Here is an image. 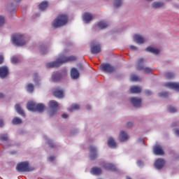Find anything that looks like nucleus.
<instances>
[{
  "label": "nucleus",
  "instance_id": "obj_21",
  "mask_svg": "<svg viewBox=\"0 0 179 179\" xmlns=\"http://www.w3.org/2000/svg\"><path fill=\"white\" fill-rule=\"evenodd\" d=\"M108 146L111 148V149H115V148H117V143L113 137H110L108 139Z\"/></svg>",
  "mask_w": 179,
  "mask_h": 179
},
{
  "label": "nucleus",
  "instance_id": "obj_5",
  "mask_svg": "<svg viewBox=\"0 0 179 179\" xmlns=\"http://www.w3.org/2000/svg\"><path fill=\"white\" fill-rule=\"evenodd\" d=\"M143 62H145V59L140 58L137 62L136 69L138 71H143L144 73H152L153 70L150 67H145Z\"/></svg>",
  "mask_w": 179,
  "mask_h": 179
},
{
  "label": "nucleus",
  "instance_id": "obj_60",
  "mask_svg": "<svg viewBox=\"0 0 179 179\" xmlns=\"http://www.w3.org/2000/svg\"><path fill=\"white\" fill-rule=\"evenodd\" d=\"M140 141L141 142H142V143H145V141H143V139H141Z\"/></svg>",
  "mask_w": 179,
  "mask_h": 179
},
{
  "label": "nucleus",
  "instance_id": "obj_34",
  "mask_svg": "<svg viewBox=\"0 0 179 179\" xmlns=\"http://www.w3.org/2000/svg\"><path fill=\"white\" fill-rule=\"evenodd\" d=\"M44 108H45L44 104L38 103L36 106L35 111H38V113H43V111H44Z\"/></svg>",
  "mask_w": 179,
  "mask_h": 179
},
{
  "label": "nucleus",
  "instance_id": "obj_57",
  "mask_svg": "<svg viewBox=\"0 0 179 179\" xmlns=\"http://www.w3.org/2000/svg\"><path fill=\"white\" fill-rule=\"evenodd\" d=\"M0 99H3V94L0 93Z\"/></svg>",
  "mask_w": 179,
  "mask_h": 179
},
{
  "label": "nucleus",
  "instance_id": "obj_39",
  "mask_svg": "<svg viewBox=\"0 0 179 179\" xmlns=\"http://www.w3.org/2000/svg\"><path fill=\"white\" fill-rule=\"evenodd\" d=\"M45 141L47 145H49L51 148H54V143H52V141L50 140L48 137H45Z\"/></svg>",
  "mask_w": 179,
  "mask_h": 179
},
{
  "label": "nucleus",
  "instance_id": "obj_22",
  "mask_svg": "<svg viewBox=\"0 0 179 179\" xmlns=\"http://www.w3.org/2000/svg\"><path fill=\"white\" fill-rule=\"evenodd\" d=\"M124 3V0H113V5L115 9H120L121 6H122V3Z\"/></svg>",
  "mask_w": 179,
  "mask_h": 179
},
{
  "label": "nucleus",
  "instance_id": "obj_37",
  "mask_svg": "<svg viewBox=\"0 0 179 179\" xmlns=\"http://www.w3.org/2000/svg\"><path fill=\"white\" fill-rule=\"evenodd\" d=\"M20 62V59L16 56H13L11 57V63H13L14 65L16 64H19Z\"/></svg>",
  "mask_w": 179,
  "mask_h": 179
},
{
  "label": "nucleus",
  "instance_id": "obj_1",
  "mask_svg": "<svg viewBox=\"0 0 179 179\" xmlns=\"http://www.w3.org/2000/svg\"><path fill=\"white\" fill-rule=\"evenodd\" d=\"M76 59V57L70 56H60L56 61L50 62L46 64L47 68H57L58 66H61L62 64H65V62H69V61H75Z\"/></svg>",
  "mask_w": 179,
  "mask_h": 179
},
{
  "label": "nucleus",
  "instance_id": "obj_9",
  "mask_svg": "<svg viewBox=\"0 0 179 179\" xmlns=\"http://www.w3.org/2000/svg\"><path fill=\"white\" fill-rule=\"evenodd\" d=\"M94 18V15L91 13H85L83 15V21L84 23H90Z\"/></svg>",
  "mask_w": 179,
  "mask_h": 179
},
{
  "label": "nucleus",
  "instance_id": "obj_30",
  "mask_svg": "<svg viewBox=\"0 0 179 179\" xmlns=\"http://www.w3.org/2000/svg\"><path fill=\"white\" fill-rule=\"evenodd\" d=\"M49 106L51 110H58V106H59V104H58V102L52 100L50 101Z\"/></svg>",
  "mask_w": 179,
  "mask_h": 179
},
{
  "label": "nucleus",
  "instance_id": "obj_23",
  "mask_svg": "<svg viewBox=\"0 0 179 179\" xmlns=\"http://www.w3.org/2000/svg\"><path fill=\"white\" fill-rule=\"evenodd\" d=\"M151 6L153 9H159L164 6V3L162 1H155L151 4Z\"/></svg>",
  "mask_w": 179,
  "mask_h": 179
},
{
  "label": "nucleus",
  "instance_id": "obj_42",
  "mask_svg": "<svg viewBox=\"0 0 179 179\" xmlns=\"http://www.w3.org/2000/svg\"><path fill=\"white\" fill-rule=\"evenodd\" d=\"M8 134H1L0 135V139L1 141H8Z\"/></svg>",
  "mask_w": 179,
  "mask_h": 179
},
{
  "label": "nucleus",
  "instance_id": "obj_10",
  "mask_svg": "<svg viewBox=\"0 0 179 179\" xmlns=\"http://www.w3.org/2000/svg\"><path fill=\"white\" fill-rule=\"evenodd\" d=\"M97 157V148L96 146H90V160H94Z\"/></svg>",
  "mask_w": 179,
  "mask_h": 179
},
{
  "label": "nucleus",
  "instance_id": "obj_50",
  "mask_svg": "<svg viewBox=\"0 0 179 179\" xmlns=\"http://www.w3.org/2000/svg\"><path fill=\"white\" fill-rule=\"evenodd\" d=\"M54 160H55V157L54 156H50L49 157V162H54Z\"/></svg>",
  "mask_w": 179,
  "mask_h": 179
},
{
  "label": "nucleus",
  "instance_id": "obj_41",
  "mask_svg": "<svg viewBox=\"0 0 179 179\" xmlns=\"http://www.w3.org/2000/svg\"><path fill=\"white\" fill-rule=\"evenodd\" d=\"M165 76L168 79H171V78H174L175 74H174V73L168 72V73H166Z\"/></svg>",
  "mask_w": 179,
  "mask_h": 179
},
{
  "label": "nucleus",
  "instance_id": "obj_52",
  "mask_svg": "<svg viewBox=\"0 0 179 179\" xmlns=\"http://www.w3.org/2000/svg\"><path fill=\"white\" fill-rule=\"evenodd\" d=\"M3 62V56L0 55V64Z\"/></svg>",
  "mask_w": 179,
  "mask_h": 179
},
{
  "label": "nucleus",
  "instance_id": "obj_56",
  "mask_svg": "<svg viewBox=\"0 0 179 179\" xmlns=\"http://www.w3.org/2000/svg\"><path fill=\"white\" fill-rule=\"evenodd\" d=\"M78 67L80 69H83V66L82 64H78Z\"/></svg>",
  "mask_w": 179,
  "mask_h": 179
},
{
  "label": "nucleus",
  "instance_id": "obj_45",
  "mask_svg": "<svg viewBox=\"0 0 179 179\" xmlns=\"http://www.w3.org/2000/svg\"><path fill=\"white\" fill-rule=\"evenodd\" d=\"M159 97H167L169 96V93L164 92H159Z\"/></svg>",
  "mask_w": 179,
  "mask_h": 179
},
{
  "label": "nucleus",
  "instance_id": "obj_55",
  "mask_svg": "<svg viewBox=\"0 0 179 179\" xmlns=\"http://www.w3.org/2000/svg\"><path fill=\"white\" fill-rule=\"evenodd\" d=\"M87 110H92V106L90 105H87Z\"/></svg>",
  "mask_w": 179,
  "mask_h": 179
},
{
  "label": "nucleus",
  "instance_id": "obj_43",
  "mask_svg": "<svg viewBox=\"0 0 179 179\" xmlns=\"http://www.w3.org/2000/svg\"><path fill=\"white\" fill-rule=\"evenodd\" d=\"M131 80L133 82H138V80H139V77H138V76L133 75L131 76Z\"/></svg>",
  "mask_w": 179,
  "mask_h": 179
},
{
  "label": "nucleus",
  "instance_id": "obj_31",
  "mask_svg": "<svg viewBox=\"0 0 179 179\" xmlns=\"http://www.w3.org/2000/svg\"><path fill=\"white\" fill-rule=\"evenodd\" d=\"M91 173L92 174H94V176H100V174H101V169L98 167L92 168Z\"/></svg>",
  "mask_w": 179,
  "mask_h": 179
},
{
  "label": "nucleus",
  "instance_id": "obj_40",
  "mask_svg": "<svg viewBox=\"0 0 179 179\" xmlns=\"http://www.w3.org/2000/svg\"><path fill=\"white\" fill-rule=\"evenodd\" d=\"M5 22H6V19L5 18V16L0 15V27H2V26L5 24Z\"/></svg>",
  "mask_w": 179,
  "mask_h": 179
},
{
  "label": "nucleus",
  "instance_id": "obj_36",
  "mask_svg": "<svg viewBox=\"0 0 179 179\" xmlns=\"http://www.w3.org/2000/svg\"><path fill=\"white\" fill-rule=\"evenodd\" d=\"M80 108V106L78 104H73L70 108H69V111L72 113V111H75L76 110H79Z\"/></svg>",
  "mask_w": 179,
  "mask_h": 179
},
{
  "label": "nucleus",
  "instance_id": "obj_16",
  "mask_svg": "<svg viewBox=\"0 0 179 179\" xmlns=\"http://www.w3.org/2000/svg\"><path fill=\"white\" fill-rule=\"evenodd\" d=\"M80 76V73H79V71H78V69L72 68L71 70V79H74L75 80H76V79H79Z\"/></svg>",
  "mask_w": 179,
  "mask_h": 179
},
{
  "label": "nucleus",
  "instance_id": "obj_44",
  "mask_svg": "<svg viewBox=\"0 0 179 179\" xmlns=\"http://www.w3.org/2000/svg\"><path fill=\"white\" fill-rule=\"evenodd\" d=\"M168 110L169 111V113H177V109L173 106H169L168 108Z\"/></svg>",
  "mask_w": 179,
  "mask_h": 179
},
{
  "label": "nucleus",
  "instance_id": "obj_15",
  "mask_svg": "<svg viewBox=\"0 0 179 179\" xmlns=\"http://www.w3.org/2000/svg\"><path fill=\"white\" fill-rule=\"evenodd\" d=\"M133 40L136 44H143V43L146 42V38L141 35H134Z\"/></svg>",
  "mask_w": 179,
  "mask_h": 179
},
{
  "label": "nucleus",
  "instance_id": "obj_33",
  "mask_svg": "<svg viewBox=\"0 0 179 179\" xmlns=\"http://www.w3.org/2000/svg\"><path fill=\"white\" fill-rule=\"evenodd\" d=\"M48 6V1H42L39 6L38 8L40 10H45L47 9V7Z\"/></svg>",
  "mask_w": 179,
  "mask_h": 179
},
{
  "label": "nucleus",
  "instance_id": "obj_27",
  "mask_svg": "<svg viewBox=\"0 0 179 179\" xmlns=\"http://www.w3.org/2000/svg\"><path fill=\"white\" fill-rule=\"evenodd\" d=\"M53 94L55 97H57V99H62V97H64V91L57 89L53 92Z\"/></svg>",
  "mask_w": 179,
  "mask_h": 179
},
{
  "label": "nucleus",
  "instance_id": "obj_46",
  "mask_svg": "<svg viewBox=\"0 0 179 179\" xmlns=\"http://www.w3.org/2000/svg\"><path fill=\"white\" fill-rule=\"evenodd\" d=\"M126 127L127 128L130 129V128H132V127H134V123L132 122H129L127 123Z\"/></svg>",
  "mask_w": 179,
  "mask_h": 179
},
{
  "label": "nucleus",
  "instance_id": "obj_53",
  "mask_svg": "<svg viewBox=\"0 0 179 179\" xmlns=\"http://www.w3.org/2000/svg\"><path fill=\"white\" fill-rule=\"evenodd\" d=\"M62 118H68V114L64 113V114L62 115Z\"/></svg>",
  "mask_w": 179,
  "mask_h": 179
},
{
  "label": "nucleus",
  "instance_id": "obj_49",
  "mask_svg": "<svg viewBox=\"0 0 179 179\" xmlns=\"http://www.w3.org/2000/svg\"><path fill=\"white\" fill-rule=\"evenodd\" d=\"M137 164H138V167H143V162H142L141 161H138Z\"/></svg>",
  "mask_w": 179,
  "mask_h": 179
},
{
  "label": "nucleus",
  "instance_id": "obj_32",
  "mask_svg": "<svg viewBox=\"0 0 179 179\" xmlns=\"http://www.w3.org/2000/svg\"><path fill=\"white\" fill-rule=\"evenodd\" d=\"M22 122L23 120H22L19 117H15L12 120L13 125H20Z\"/></svg>",
  "mask_w": 179,
  "mask_h": 179
},
{
  "label": "nucleus",
  "instance_id": "obj_18",
  "mask_svg": "<svg viewBox=\"0 0 179 179\" xmlns=\"http://www.w3.org/2000/svg\"><path fill=\"white\" fill-rule=\"evenodd\" d=\"M14 1H15V3H9L7 6V9L10 12H13V10H15V9H16V7L17 6V2H20V1L22 0H14Z\"/></svg>",
  "mask_w": 179,
  "mask_h": 179
},
{
  "label": "nucleus",
  "instance_id": "obj_51",
  "mask_svg": "<svg viewBox=\"0 0 179 179\" xmlns=\"http://www.w3.org/2000/svg\"><path fill=\"white\" fill-rule=\"evenodd\" d=\"M175 134L177 136H179V129H175Z\"/></svg>",
  "mask_w": 179,
  "mask_h": 179
},
{
  "label": "nucleus",
  "instance_id": "obj_3",
  "mask_svg": "<svg viewBox=\"0 0 179 179\" xmlns=\"http://www.w3.org/2000/svg\"><path fill=\"white\" fill-rule=\"evenodd\" d=\"M11 41L14 45H17V47H22L25 45L26 37L24 36L23 34H15L12 36Z\"/></svg>",
  "mask_w": 179,
  "mask_h": 179
},
{
  "label": "nucleus",
  "instance_id": "obj_24",
  "mask_svg": "<svg viewBox=\"0 0 179 179\" xmlns=\"http://www.w3.org/2000/svg\"><path fill=\"white\" fill-rule=\"evenodd\" d=\"M108 26H110V23L107 21L102 20L97 23V27L99 29H106Z\"/></svg>",
  "mask_w": 179,
  "mask_h": 179
},
{
  "label": "nucleus",
  "instance_id": "obj_29",
  "mask_svg": "<svg viewBox=\"0 0 179 179\" xmlns=\"http://www.w3.org/2000/svg\"><path fill=\"white\" fill-rule=\"evenodd\" d=\"M130 91L135 94H138L142 92V88L138 86H132L130 87Z\"/></svg>",
  "mask_w": 179,
  "mask_h": 179
},
{
  "label": "nucleus",
  "instance_id": "obj_13",
  "mask_svg": "<svg viewBox=\"0 0 179 179\" xmlns=\"http://www.w3.org/2000/svg\"><path fill=\"white\" fill-rule=\"evenodd\" d=\"M165 87L168 89H173L176 92H179V83H166L164 84Z\"/></svg>",
  "mask_w": 179,
  "mask_h": 179
},
{
  "label": "nucleus",
  "instance_id": "obj_14",
  "mask_svg": "<svg viewBox=\"0 0 179 179\" xmlns=\"http://www.w3.org/2000/svg\"><path fill=\"white\" fill-rule=\"evenodd\" d=\"M154 154L157 156H163L164 155V151H163V148H162V145H156L153 148Z\"/></svg>",
  "mask_w": 179,
  "mask_h": 179
},
{
  "label": "nucleus",
  "instance_id": "obj_12",
  "mask_svg": "<svg viewBox=\"0 0 179 179\" xmlns=\"http://www.w3.org/2000/svg\"><path fill=\"white\" fill-rule=\"evenodd\" d=\"M9 73V69L7 66H3L0 67V78L1 79H5Z\"/></svg>",
  "mask_w": 179,
  "mask_h": 179
},
{
  "label": "nucleus",
  "instance_id": "obj_61",
  "mask_svg": "<svg viewBox=\"0 0 179 179\" xmlns=\"http://www.w3.org/2000/svg\"><path fill=\"white\" fill-rule=\"evenodd\" d=\"M166 1H171V0H166Z\"/></svg>",
  "mask_w": 179,
  "mask_h": 179
},
{
  "label": "nucleus",
  "instance_id": "obj_7",
  "mask_svg": "<svg viewBox=\"0 0 179 179\" xmlns=\"http://www.w3.org/2000/svg\"><path fill=\"white\" fill-rule=\"evenodd\" d=\"M130 103L134 106V107L138 108L142 106V99L138 97H131L130 98Z\"/></svg>",
  "mask_w": 179,
  "mask_h": 179
},
{
  "label": "nucleus",
  "instance_id": "obj_17",
  "mask_svg": "<svg viewBox=\"0 0 179 179\" xmlns=\"http://www.w3.org/2000/svg\"><path fill=\"white\" fill-rule=\"evenodd\" d=\"M62 75L59 72H53L51 77L52 82H59L62 79Z\"/></svg>",
  "mask_w": 179,
  "mask_h": 179
},
{
  "label": "nucleus",
  "instance_id": "obj_20",
  "mask_svg": "<svg viewBox=\"0 0 179 179\" xmlns=\"http://www.w3.org/2000/svg\"><path fill=\"white\" fill-rule=\"evenodd\" d=\"M155 166L157 169V170H160L164 166V159H158L155 162Z\"/></svg>",
  "mask_w": 179,
  "mask_h": 179
},
{
  "label": "nucleus",
  "instance_id": "obj_26",
  "mask_svg": "<svg viewBox=\"0 0 179 179\" xmlns=\"http://www.w3.org/2000/svg\"><path fill=\"white\" fill-rule=\"evenodd\" d=\"M36 104L33 101H29L27 104V108L29 111H36Z\"/></svg>",
  "mask_w": 179,
  "mask_h": 179
},
{
  "label": "nucleus",
  "instance_id": "obj_58",
  "mask_svg": "<svg viewBox=\"0 0 179 179\" xmlns=\"http://www.w3.org/2000/svg\"><path fill=\"white\" fill-rule=\"evenodd\" d=\"M148 94H152V92L150 91H147Z\"/></svg>",
  "mask_w": 179,
  "mask_h": 179
},
{
  "label": "nucleus",
  "instance_id": "obj_38",
  "mask_svg": "<svg viewBox=\"0 0 179 179\" xmlns=\"http://www.w3.org/2000/svg\"><path fill=\"white\" fill-rule=\"evenodd\" d=\"M57 111H58V109H50V110L49 111V116L54 117L55 115H57Z\"/></svg>",
  "mask_w": 179,
  "mask_h": 179
},
{
  "label": "nucleus",
  "instance_id": "obj_2",
  "mask_svg": "<svg viewBox=\"0 0 179 179\" xmlns=\"http://www.w3.org/2000/svg\"><path fill=\"white\" fill-rule=\"evenodd\" d=\"M68 23V16L64 14L58 15L52 22V27L53 29H57Z\"/></svg>",
  "mask_w": 179,
  "mask_h": 179
},
{
  "label": "nucleus",
  "instance_id": "obj_4",
  "mask_svg": "<svg viewBox=\"0 0 179 179\" xmlns=\"http://www.w3.org/2000/svg\"><path fill=\"white\" fill-rule=\"evenodd\" d=\"M16 170L18 173H29V171H33L34 167L31 166L29 164V162H22L18 164L16 166Z\"/></svg>",
  "mask_w": 179,
  "mask_h": 179
},
{
  "label": "nucleus",
  "instance_id": "obj_35",
  "mask_svg": "<svg viewBox=\"0 0 179 179\" xmlns=\"http://www.w3.org/2000/svg\"><path fill=\"white\" fill-rule=\"evenodd\" d=\"M34 90V85H33V84L29 83L27 85V92H28V93H33Z\"/></svg>",
  "mask_w": 179,
  "mask_h": 179
},
{
  "label": "nucleus",
  "instance_id": "obj_48",
  "mask_svg": "<svg viewBox=\"0 0 179 179\" xmlns=\"http://www.w3.org/2000/svg\"><path fill=\"white\" fill-rule=\"evenodd\" d=\"M5 125V123L3 122V120H2L1 117H0V127H2Z\"/></svg>",
  "mask_w": 179,
  "mask_h": 179
},
{
  "label": "nucleus",
  "instance_id": "obj_54",
  "mask_svg": "<svg viewBox=\"0 0 179 179\" xmlns=\"http://www.w3.org/2000/svg\"><path fill=\"white\" fill-rule=\"evenodd\" d=\"M38 80H40L37 77L34 79V82H35V83H37V82H38Z\"/></svg>",
  "mask_w": 179,
  "mask_h": 179
},
{
  "label": "nucleus",
  "instance_id": "obj_59",
  "mask_svg": "<svg viewBox=\"0 0 179 179\" xmlns=\"http://www.w3.org/2000/svg\"><path fill=\"white\" fill-rule=\"evenodd\" d=\"M41 52L43 53V54H45V51H44L43 49H41Z\"/></svg>",
  "mask_w": 179,
  "mask_h": 179
},
{
  "label": "nucleus",
  "instance_id": "obj_25",
  "mask_svg": "<svg viewBox=\"0 0 179 179\" xmlns=\"http://www.w3.org/2000/svg\"><path fill=\"white\" fill-rule=\"evenodd\" d=\"M145 51H147V52H151L152 54H155V55H157L159 52H160V50H159V49L150 46L148 47L145 49Z\"/></svg>",
  "mask_w": 179,
  "mask_h": 179
},
{
  "label": "nucleus",
  "instance_id": "obj_19",
  "mask_svg": "<svg viewBox=\"0 0 179 179\" xmlns=\"http://www.w3.org/2000/svg\"><path fill=\"white\" fill-rule=\"evenodd\" d=\"M102 166L105 170H112L113 171H115L117 169L113 164L107 162L103 163Z\"/></svg>",
  "mask_w": 179,
  "mask_h": 179
},
{
  "label": "nucleus",
  "instance_id": "obj_47",
  "mask_svg": "<svg viewBox=\"0 0 179 179\" xmlns=\"http://www.w3.org/2000/svg\"><path fill=\"white\" fill-rule=\"evenodd\" d=\"M130 48L132 50V51H138V47L135 45H130Z\"/></svg>",
  "mask_w": 179,
  "mask_h": 179
},
{
  "label": "nucleus",
  "instance_id": "obj_8",
  "mask_svg": "<svg viewBox=\"0 0 179 179\" xmlns=\"http://www.w3.org/2000/svg\"><path fill=\"white\" fill-rule=\"evenodd\" d=\"M91 54H99L101 51V47L99 43H92L90 46Z\"/></svg>",
  "mask_w": 179,
  "mask_h": 179
},
{
  "label": "nucleus",
  "instance_id": "obj_28",
  "mask_svg": "<svg viewBox=\"0 0 179 179\" xmlns=\"http://www.w3.org/2000/svg\"><path fill=\"white\" fill-rule=\"evenodd\" d=\"M15 108L17 113L20 114V115H22V117H26V113H24V111L23 110V109H22V107L20 104H16L15 106Z\"/></svg>",
  "mask_w": 179,
  "mask_h": 179
},
{
  "label": "nucleus",
  "instance_id": "obj_11",
  "mask_svg": "<svg viewBox=\"0 0 179 179\" xmlns=\"http://www.w3.org/2000/svg\"><path fill=\"white\" fill-rule=\"evenodd\" d=\"M129 139V135L125 131H120L119 134V141L120 142H127Z\"/></svg>",
  "mask_w": 179,
  "mask_h": 179
},
{
  "label": "nucleus",
  "instance_id": "obj_6",
  "mask_svg": "<svg viewBox=\"0 0 179 179\" xmlns=\"http://www.w3.org/2000/svg\"><path fill=\"white\" fill-rule=\"evenodd\" d=\"M101 69L107 73H113L115 71V67L111 66L110 64H104L101 65Z\"/></svg>",
  "mask_w": 179,
  "mask_h": 179
}]
</instances>
